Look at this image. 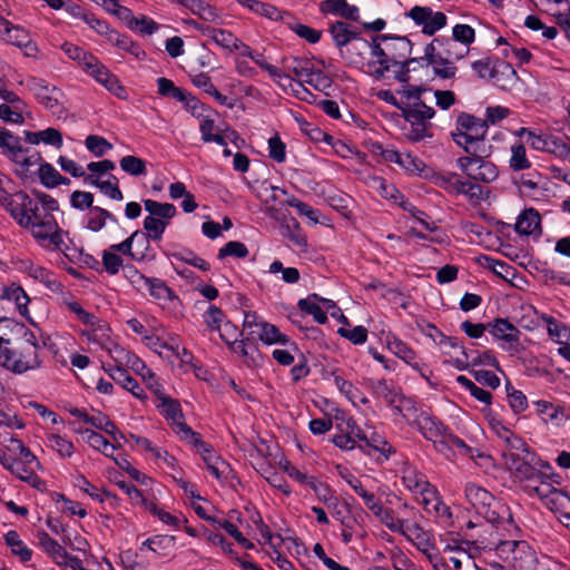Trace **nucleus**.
Masks as SVG:
<instances>
[{
  "label": "nucleus",
  "mask_w": 570,
  "mask_h": 570,
  "mask_svg": "<svg viewBox=\"0 0 570 570\" xmlns=\"http://www.w3.org/2000/svg\"><path fill=\"white\" fill-rule=\"evenodd\" d=\"M488 332L504 351H517L521 331L508 318L498 317L488 323Z\"/></svg>",
  "instance_id": "11"
},
{
  "label": "nucleus",
  "mask_w": 570,
  "mask_h": 570,
  "mask_svg": "<svg viewBox=\"0 0 570 570\" xmlns=\"http://www.w3.org/2000/svg\"><path fill=\"white\" fill-rule=\"evenodd\" d=\"M36 538L38 546L46 552L58 566L66 563L68 557L67 550L60 546L55 539H52L45 531H37Z\"/></svg>",
  "instance_id": "29"
},
{
  "label": "nucleus",
  "mask_w": 570,
  "mask_h": 570,
  "mask_svg": "<svg viewBox=\"0 0 570 570\" xmlns=\"http://www.w3.org/2000/svg\"><path fill=\"white\" fill-rule=\"evenodd\" d=\"M363 48H368L373 60L366 63L367 73L382 80L401 59H406L413 50V42L406 36L392 33L375 35L371 41L362 39Z\"/></svg>",
  "instance_id": "1"
},
{
  "label": "nucleus",
  "mask_w": 570,
  "mask_h": 570,
  "mask_svg": "<svg viewBox=\"0 0 570 570\" xmlns=\"http://www.w3.org/2000/svg\"><path fill=\"white\" fill-rule=\"evenodd\" d=\"M357 448L367 455H372V452L379 453L384 460H389L390 455L395 452L392 445L376 432L367 435V442L358 443Z\"/></svg>",
  "instance_id": "35"
},
{
  "label": "nucleus",
  "mask_w": 570,
  "mask_h": 570,
  "mask_svg": "<svg viewBox=\"0 0 570 570\" xmlns=\"http://www.w3.org/2000/svg\"><path fill=\"white\" fill-rule=\"evenodd\" d=\"M156 394L159 400V404L157 405L160 410V414L170 422V426L173 431L176 433L177 424L179 423H186L184 421L185 416L180 406V403L163 393L159 392V390L156 391Z\"/></svg>",
  "instance_id": "17"
},
{
  "label": "nucleus",
  "mask_w": 570,
  "mask_h": 570,
  "mask_svg": "<svg viewBox=\"0 0 570 570\" xmlns=\"http://www.w3.org/2000/svg\"><path fill=\"white\" fill-rule=\"evenodd\" d=\"M468 50L458 49L456 41L452 37H435L424 48V55L419 57L421 62H428L432 67L434 77L452 79L456 75L455 60L464 57Z\"/></svg>",
  "instance_id": "2"
},
{
  "label": "nucleus",
  "mask_w": 570,
  "mask_h": 570,
  "mask_svg": "<svg viewBox=\"0 0 570 570\" xmlns=\"http://www.w3.org/2000/svg\"><path fill=\"white\" fill-rule=\"evenodd\" d=\"M478 514L482 515L489 523H491L497 531L507 532L509 535L512 530L518 529L509 507L504 504L494 502V504H489Z\"/></svg>",
  "instance_id": "13"
},
{
  "label": "nucleus",
  "mask_w": 570,
  "mask_h": 570,
  "mask_svg": "<svg viewBox=\"0 0 570 570\" xmlns=\"http://www.w3.org/2000/svg\"><path fill=\"white\" fill-rule=\"evenodd\" d=\"M121 170L131 176H141L147 173L146 161L137 156L127 155L119 160Z\"/></svg>",
  "instance_id": "50"
},
{
  "label": "nucleus",
  "mask_w": 570,
  "mask_h": 570,
  "mask_svg": "<svg viewBox=\"0 0 570 570\" xmlns=\"http://www.w3.org/2000/svg\"><path fill=\"white\" fill-rule=\"evenodd\" d=\"M23 269L30 277L42 283L51 292L57 293L62 289V284L58 281L53 272L42 266L35 265L32 262H24Z\"/></svg>",
  "instance_id": "24"
},
{
  "label": "nucleus",
  "mask_w": 570,
  "mask_h": 570,
  "mask_svg": "<svg viewBox=\"0 0 570 570\" xmlns=\"http://www.w3.org/2000/svg\"><path fill=\"white\" fill-rule=\"evenodd\" d=\"M142 203L145 210L148 212L150 216L164 219L169 223L170 219L174 218L177 214L176 206L170 203H159L154 199H145Z\"/></svg>",
  "instance_id": "40"
},
{
  "label": "nucleus",
  "mask_w": 570,
  "mask_h": 570,
  "mask_svg": "<svg viewBox=\"0 0 570 570\" xmlns=\"http://www.w3.org/2000/svg\"><path fill=\"white\" fill-rule=\"evenodd\" d=\"M0 38L10 45L20 47L28 41L30 36L23 27L13 24L2 17L0 19Z\"/></svg>",
  "instance_id": "33"
},
{
  "label": "nucleus",
  "mask_w": 570,
  "mask_h": 570,
  "mask_svg": "<svg viewBox=\"0 0 570 570\" xmlns=\"http://www.w3.org/2000/svg\"><path fill=\"white\" fill-rule=\"evenodd\" d=\"M40 205L37 202L28 216L30 217L31 224L26 229H31L32 236L43 247L65 252L68 249L66 246L62 235L65 232L59 227L53 215H45L40 212Z\"/></svg>",
  "instance_id": "5"
},
{
  "label": "nucleus",
  "mask_w": 570,
  "mask_h": 570,
  "mask_svg": "<svg viewBox=\"0 0 570 570\" xmlns=\"http://www.w3.org/2000/svg\"><path fill=\"white\" fill-rule=\"evenodd\" d=\"M540 485L533 487L532 490L535 494L547 500L548 504L556 508H567L570 505V491L566 489H557L553 484H557L552 480H546L544 482H538Z\"/></svg>",
  "instance_id": "14"
},
{
  "label": "nucleus",
  "mask_w": 570,
  "mask_h": 570,
  "mask_svg": "<svg viewBox=\"0 0 570 570\" xmlns=\"http://www.w3.org/2000/svg\"><path fill=\"white\" fill-rule=\"evenodd\" d=\"M189 10L205 21H215L218 19L217 9L203 0H191Z\"/></svg>",
  "instance_id": "63"
},
{
  "label": "nucleus",
  "mask_w": 570,
  "mask_h": 570,
  "mask_svg": "<svg viewBox=\"0 0 570 570\" xmlns=\"http://www.w3.org/2000/svg\"><path fill=\"white\" fill-rule=\"evenodd\" d=\"M169 222H166L164 219L154 217V216H146L144 219V229L142 234L145 235L146 239H140L141 243H144L145 250H148V253L151 252L150 247V240L154 242H160L163 238V235L166 230V228L169 226Z\"/></svg>",
  "instance_id": "26"
},
{
  "label": "nucleus",
  "mask_w": 570,
  "mask_h": 570,
  "mask_svg": "<svg viewBox=\"0 0 570 570\" xmlns=\"http://www.w3.org/2000/svg\"><path fill=\"white\" fill-rule=\"evenodd\" d=\"M185 98L179 100L184 104V108L195 118H202L205 111L212 110L209 106L202 102L196 96L187 90L184 92Z\"/></svg>",
  "instance_id": "57"
},
{
  "label": "nucleus",
  "mask_w": 570,
  "mask_h": 570,
  "mask_svg": "<svg viewBox=\"0 0 570 570\" xmlns=\"http://www.w3.org/2000/svg\"><path fill=\"white\" fill-rule=\"evenodd\" d=\"M4 542L11 549L14 556H18L22 562H28L32 558V550L20 539L17 531L10 530L4 534Z\"/></svg>",
  "instance_id": "43"
},
{
  "label": "nucleus",
  "mask_w": 570,
  "mask_h": 570,
  "mask_svg": "<svg viewBox=\"0 0 570 570\" xmlns=\"http://www.w3.org/2000/svg\"><path fill=\"white\" fill-rule=\"evenodd\" d=\"M85 146L96 157H102L112 149V145L105 137L98 135H89L85 140Z\"/></svg>",
  "instance_id": "60"
},
{
  "label": "nucleus",
  "mask_w": 570,
  "mask_h": 570,
  "mask_svg": "<svg viewBox=\"0 0 570 570\" xmlns=\"http://www.w3.org/2000/svg\"><path fill=\"white\" fill-rule=\"evenodd\" d=\"M328 31L341 53H343V47L347 46L352 40L362 41L363 39L356 29H353L347 22L341 20L331 23Z\"/></svg>",
  "instance_id": "22"
},
{
  "label": "nucleus",
  "mask_w": 570,
  "mask_h": 570,
  "mask_svg": "<svg viewBox=\"0 0 570 570\" xmlns=\"http://www.w3.org/2000/svg\"><path fill=\"white\" fill-rule=\"evenodd\" d=\"M140 239H146L145 235L141 230H135L121 243L110 245L109 249L116 254L121 253L126 256H129L132 261L136 262L154 261L156 258L155 253H148V250L145 249L137 253L132 252L134 243H140Z\"/></svg>",
  "instance_id": "16"
},
{
  "label": "nucleus",
  "mask_w": 570,
  "mask_h": 570,
  "mask_svg": "<svg viewBox=\"0 0 570 570\" xmlns=\"http://www.w3.org/2000/svg\"><path fill=\"white\" fill-rule=\"evenodd\" d=\"M340 476L354 490V492L361 497L364 504L372 513L381 512V503L376 499L375 494L367 491L361 480L352 474L346 468L338 466Z\"/></svg>",
  "instance_id": "15"
},
{
  "label": "nucleus",
  "mask_w": 570,
  "mask_h": 570,
  "mask_svg": "<svg viewBox=\"0 0 570 570\" xmlns=\"http://www.w3.org/2000/svg\"><path fill=\"white\" fill-rule=\"evenodd\" d=\"M470 354L472 355L471 356V365L472 366H478V365L490 366V367H494L497 371L503 373V370L501 368V365L492 350H485L483 352L470 351Z\"/></svg>",
  "instance_id": "54"
},
{
  "label": "nucleus",
  "mask_w": 570,
  "mask_h": 570,
  "mask_svg": "<svg viewBox=\"0 0 570 570\" xmlns=\"http://www.w3.org/2000/svg\"><path fill=\"white\" fill-rule=\"evenodd\" d=\"M321 296L316 293L309 294L306 298H299L297 307L301 312L312 315L318 324H325L328 318L326 312L320 306Z\"/></svg>",
  "instance_id": "38"
},
{
  "label": "nucleus",
  "mask_w": 570,
  "mask_h": 570,
  "mask_svg": "<svg viewBox=\"0 0 570 570\" xmlns=\"http://www.w3.org/2000/svg\"><path fill=\"white\" fill-rule=\"evenodd\" d=\"M106 371L117 384L130 392L137 399L142 400L147 397L139 382L122 366L116 365Z\"/></svg>",
  "instance_id": "20"
},
{
  "label": "nucleus",
  "mask_w": 570,
  "mask_h": 570,
  "mask_svg": "<svg viewBox=\"0 0 570 570\" xmlns=\"http://www.w3.org/2000/svg\"><path fill=\"white\" fill-rule=\"evenodd\" d=\"M368 387L375 397L383 399L387 405L396 403L401 395V389L393 382V380H374L371 379L367 382Z\"/></svg>",
  "instance_id": "23"
},
{
  "label": "nucleus",
  "mask_w": 570,
  "mask_h": 570,
  "mask_svg": "<svg viewBox=\"0 0 570 570\" xmlns=\"http://www.w3.org/2000/svg\"><path fill=\"white\" fill-rule=\"evenodd\" d=\"M458 449L459 453L475 460L474 448L468 445L464 440L454 434L451 430L445 434V439L441 440L438 444V451L450 459L455 455L453 449Z\"/></svg>",
  "instance_id": "19"
},
{
  "label": "nucleus",
  "mask_w": 570,
  "mask_h": 570,
  "mask_svg": "<svg viewBox=\"0 0 570 570\" xmlns=\"http://www.w3.org/2000/svg\"><path fill=\"white\" fill-rule=\"evenodd\" d=\"M515 232L523 236H541V217L537 209L527 208L518 217Z\"/></svg>",
  "instance_id": "18"
},
{
  "label": "nucleus",
  "mask_w": 570,
  "mask_h": 570,
  "mask_svg": "<svg viewBox=\"0 0 570 570\" xmlns=\"http://www.w3.org/2000/svg\"><path fill=\"white\" fill-rule=\"evenodd\" d=\"M247 246L238 240H229L218 250V259H224L229 256L237 258H245L248 255Z\"/></svg>",
  "instance_id": "62"
},
{
  "label": "nucleus",
  "mask_w": 570,
  "mask_h": 570,
  "mask_svg": "<svg viewBox=\"0 0 570 570\" xmlns=\"http://www.w3.org/2000/svg\"><path fill=\"white\" fill-rule=\"evenodd\" d=\"M541 320L547 324V332L549 337L557 342L562 343L561 338H569L570 327L566 324L557 321L553 316L548 314H542Z\"/></svg>",
  "instance_id": "48"
},
{
  "label": "nucleus",
  "mask_w": 570,
  "mask_h": 570,
  "mask_svg": "<svg viewBox=\"0 0 570 570\" xmlns=\"http://www.w3.org/2000/svg\"><path fill=\"white\" fill-rule=\"evenodd\" d=\"M38 342L35 340L20 341L18 345H4L0 348V364L16 374H22L40 366L37 354Z\"/></svg>",
  "instance_id": "6"
},
{
  "label": "nucleus",
  "mask_w": 570,
  "mask_h": 570,
  "mask_svg": "<svg viewBox=\"0 0 570 570\" xmlns=\"http://www.w3.org/2000/svg\"><path fill=\"white\" fill-rule=\"evenodd\" d=\"M167 256L173 257L177 261L186 263L193 267H196L203 272H208L210 269V264L204 258L199 257L195 252L189 248H183L178 252H174L171 254H167Z\"/></svg>",
  "instance_id": "47"
},
{
  "label": "nucleus",
  "mask_w": 570,
  "mask_h": 570,
  "mask_svg": "<svg viewBox=\"0 0 570 570\" xmlns=\"http://www.w3.org/2000/svg\"><path fill=\"white\" fill-rule=\"evenodd\" d=\"M491 154L468 155L456 159L458 168L471 180L475 181L474 175L479 171L480 157H489Z\"/></svg>",
  "instance_id": "53"
},
{
  "label": "nucleus",
  "mask_w": 570,
  "mask_h": 570,
  "mask_svg": "<svg viewBox=\"0 0 570 570\" xmlns=\"http://www.w3.org/2000/svg\"><path fill=\"white\" fill-rule=\"evenodd\" d=\"M423 438L428 441H432L435 450L438 451V444L441 440L445 439V434L451 430L438 417L430 415L425 411H421L420 415H416L412 422Z\"/></svg>",
  "instance_id": "12"
},
{
  "label": "nucleus",
  "mask_w": 570,
  "mask_h": 570,
  "mask_svg": "<svg viewBox=\"0 0 570 570\" xmlns=\"http://www.w3.org/2000/svg\"><path fill=\"white\" fill-rule=\"evenodd\" d=\"M488 130L487 120L461 111L455 119L451 138L468 155L491 154L492 146L487 142Z\"/></svg>",
  "instance_id": "3"
},
{
  "label": "nucleus",
  "mask_w": 570,
  "mask_h": 570,
  "mask_svg": "<svg viewBox=\"0 0 570 570\" xmlns=\"http://www.w3.org/2000/svg\"><path fill=\"white\" fill-rule=\"evenodd\" d=\"M413 63L419 65V67H429L428 62H421L419 57L411 58L409 56L406 59H401L400 62H396L390 72L393 73V78L399 82L407 83L411 80V71L416 69L415 67L411 68Z\"/></svg>",
  "instance_id": "41"
},
{
  "label": "nucleus",
  "mask_w": 570,
  "mask_h": 570,
  "mask_svg": "<svg viewBox=\"0 0 570 570\" xmlns=\"http://www.w3.org/2000/svg\"><path fill=\"white\" fill-rule=\"evenodd\" d=\"M533 405L535 406L537 414L544 422H552L557 425H560L563 421L568 419L564 407L560 405H554L549 401L539 400L533 402Z\"/></svg>",
  "instance_id": "32"
},
{
  "label": "nucleus",
  "mask_w": 570,
  "mask_h": 570,
  "mask_svg": "<svg viewBox=\"0 0 570 570\" xmlns=\"http://www.w3.org/2000/svg\"><path fill=\"white\" fill-rule=\"evenodd\" d=\"M321 12L335 14L350 21H358L360 10L346 0H324L320 3Z\"/></svg>",
  "instance_id": "21"
},
{
  "label": "nucleus",
  "mask_w": 570,
  "mask_h": 570,
  "mask_svg": "<svg viewBox=\"0 0 570 570\" xmlns=\"http://www.w3.org/2000/svg\"><path fill=\"white\" fill-rule=\"evenodd\" d=\"M158 94L163 97H171L176 100H183L185 98L184 92L185 89L176 87L174 81L160 77L157 79Z\"/></svg>",
  "instance_id": "64"
},
{
  "label": "nucleus",
  "mask_w": 570,
  "mask_h": 570,
  "mask_svg": "<svg viewBox=\"0 0 570 570\" xmlns=\"http://www.w3.org/2000/svg\"><path fill=\"white\" fill-rule=\"evenodd\" d=\"M176 544V537L169 534H156L147 538L140 546L139 550L148 549L150 551L157 552V549L161 551H166L173 549ZM161 554H166L163 552Z\"/></svg>",
  "instance_id": "45"
},
{
  "label": "nucleus",
  "mask_w": 570,
  "mask_h": 570,
  "mask_svg": "<svg viewBox=\"0 0 570 570\" xmlns=\"http://www.w3.org/2000/svg\"><path fill=\"white\" fill-rule=\"evenodd\" d=\"M1 297L3 299L14 302L19 313L27 320L31 321L28 309V303L30 298L26 291L20 285L12 283L9 286H6L3 288Z\"/></svg>",
  "instance_id": "37"
},
{
  "label": "nucleus",
  "mask_w": 570,
  "mask_h": 570,
  "mask_svg": "<svg viewBox=\"0 0 570 570\" xmlns=\"http://www.w3.org/2000/svg\"><path fill=\"white\" fill-rule=\"evenodd\" d=\"M259 341H262L266 345H286L289 342V338L287 335L281 333L276 325L265 321L264 324H261Z\"/></svg>",
  "instance_id": "46"
},
{
  "label": "nucleus",
  "mask_w": 570,
  "mask_h": 570,
  "mask_svg": "<svg viewBox=\"0 0 570 570\" xmlns=\"http://www.w3.org/2000/svg\"><path fill=\"white\" fill-rule=\"evenodd\" d=\"M107 41L112 46H116L117 48L130 53L138 61L145 60L147 57L146 51L138 42L134 41L128 35L120 33L117 30L108 33Z\"/></svg>",
  "instance_id": "28"
},
{
  "label": "nucleus",
  "mask_w": 570,
  "mask_h": 570,
  "mask_svg": "<svg viewBox=\"0 0 570 570\" xmlns=\"http://www.w3.org/2000/svg\"><path fill=\"white\" fill-rule=\"evenodd\" d=\"M402 484L414 494L433 492V485L428 481L426 476L415 469H409L404 472Z\"/></svg>",
  "instance_id": "31"
},
{
  "label": "nucleus",
  "mask_w": 570,
  "mask_h": 570,
  "mask_svg": "<svg viewBox=\"0 0 570 570\" xmlns=\"http://www.w3.org/2000/svg\"><path fill=\"white\" fill-rule=\"evenodd\" d=\"M36 203L37 198H31L23 190L9 194L0 187V205L10 214L20 227H27L31 224L28 214Z\"/></svg>",
  "instance_id": "8"
},
{
  "label": "nucleus",
  "mask_w": 570,
  "mask_h": 570,
  "mask_svg": "<svg viewBox=\"0 0 570 570\" xmlns=\"http://www.w3.org/2000/svg\"><path fill=\"white\" fill-rule=\"evenodd\" d=\"M434 184L452 196L464 195L470 200L474 202L482 199V186L471 180H463L461 176L454 171L435 175Z\"/></svg>",
  "instance_id": "9"
},
{
  "label": "nucleus",
  "mask_w": 570,
  "mask_h": 570,
  "mask_svg": "<svg viewBox=\"0 0 570 570\" xmlns=\"http://www.w3.org/2000/svg\"><path fill=\"white\" fill-rule=\"evenodd\" d=\"M386 345L387 348L396 355L399 358L404 361L407 365H412L414 361H416L415 351L409 346L405 342L400 340L394 334L386 335Z\"/></svg>",
  "instance_id": "39"
},
{
  "label": "nucleus",
  "mask_w": 570,
  "mask_h": 570,
  "mask_svg": "<svg viewBox=\"0 0 570 570\" xmlns=\"http://www.w3.org/2000/svg\"><path fill=\"white\" fill-rule=\"evenodd\" d=\"M504 463L508 470L520 481L544 482L552 480L560 483L561 476L553 472L549 462L542 460L531 449L523 452H511L503 454Z\"/></svg>",
  "instance_id": "4"
},
{
  "label": "nucleus",
  "mask_w": 570,
  "mask_h": 570,
  "mask_svg": "<svg viewBox=\"0 0 570 570\" xmlns=\"http://www.w3.org/2000/svg\"><path fill=\"white\" fill-rule=\"evenodd\" d=\"M499 436L505 444V450L502 452V455L511 452L523 453L530 450V446L522 438L515 435L508 429H504L503 433L499 434Z\"/></svg>",
  "instance_id": "51"
},
{
  "label": "nucleus",
  "mask_w": 570,
  "mask_h": 570,
  "mask_svg": "<svg viewBox=\"0 0 570 570\" xmlns=\"http://www.w3.org/2000/svg\"><path fill=\"white\" fill-rule=\"evenodd\" d=\"M135 275L144 282V285L149 291V294L156 299L174 301L177 299L175 292L167 286V284L157 277H147L140 274L137 269L134 271Z\"/></svg>",
  "instance_id": "30"
},
{
  "label": "nucleus",
  "mask_w": 570,
  "mask_h": 570,
  "mask_svg": "<svg viewBox=\"0 0 570 570\" xmlns=\"http://www.w3.org/2000/svg\"><path fill=\"white\" fill-rule=\"evenodd\" d=\"M27 88L33 94L35 98L43 105L58 119L66 118V109L60 104L62 92L56 86H50L48 81L38 77H29L26 80Z\"/></svg>",
  "instance_id": "7"
},
{
  "label": "nucleus",
  "mask_w": 570,
  "mask_h": 570,
  "mask_svg": "<svg viewBox=\"0 0 570 570\" xmlns=\"http://www.w3.org/2000/svg\"><path fill=\"white\" fill-rule=\"evenodd\" d=\"M68 309L76 315L77 320L83 325L90 327L96 331L99 326V318L88 311H86L78 302L76 301H66L65 302Z\"/></svg>",
  "instance_id": "49"
},
{
  "label": "nucleus",
  "mask_w": 570,
  "mask_h": 570,
  "mask_svg": "<svg viewBox=\"0 0 570 570\" xmlns=\"http://www.w3.org/2000/svg\"><path fill=\"white\" fill-rule=\"evenodd\" d=\"M75 485L87 493L95 501L100 503L109 501L110 505L118 504L119 498L116 494L107 490H100L98 487L91 484L89 480L82 474L75 476Z\"/></svg>",
  "instance_id": "27"
},
{
  "label": "nucleus",
  "mask_w": 570,
  "mask_h": 570,
  "mask_svg": "<svg viewBox=\"0 0 570 570\" xmlns=\"http://www.w3.org/2000/svg\"><path fill=\"white\" fill-rule=\"evenodd\" d=\"M435 116L434 108L419 111L416 108H403L402 117L407 124L432 125L430 120Z\"/></svg>",
  "instance_id": "52"
},
{
  "label": "nucleus",
  "mask_w": 570,
  "mask_h": 570,
  "mask_svg": "<svg viewBox=\"0 0 570 570\" xmlns=\"http://www.w3.org/2000/svg\"><path fill=\"white\" fill-rule=\"evenodd\" d=\"M511 158H510V168L514 171H520L524 169H529L531 167V163L527 158V150L523 144H514L511 147Z\"/></svg>",
  "instance_id": "55"
},
{
  "label": "nucleus",
  "mask_w": 570,
  "mask_h": 570,
  "mask_svg": "<svg viewBox=\"0 0 570 570\" xmlns=\"http://www.w3.org/2000/svg\"><path fill=\"white\" fill-rule=\"evenodd\" d=\"M48 445L55 450L61 458H70L75 452L71 441L60 434H51L48 436Z\"/></svg>",
  "instance_id": "58"
},
{
  "label": "nucleus",
  "mask_w": 570,
  "mask_h": 570,
  "mask_svg": "<svg viewBox=\"0 0 570 570\" xmlns=\"http://www.w3.org/2000/svg\"><path fill=\"white\" fill-rule=\"evenodd\" d=\"M0 444H2L12 456L18 455V459H26L27 462H36L37 466L40 465L37 456L30 451V449L13 435H10L9 433L1 434Z\"/></svg>",
  "instance_id": "36"
},
{
  "label": "nucleus",
  "mask_w": 570,
  "mask_h": 570,
  "mask_svg": "<svg viewBox=\"0 0 570 570\" xmlns=\"http://www.w3.org/2000/svg\"><path fill=\"white\" fill-rule=\"evenodd\" d=\"M82 433L87 435V442L91 448L101 452L105 456L114 458L118 445L110 443L102 434L96 431L86 429Z\"/></svg>",
  "instance_id": "44"
},
{
  "label": "nucleus",
  "mask_w": 570,
  "mask_h": 570,
  "mask_svg": "<svg viewBox=\"0 0 570 570\" xmlns=\"http://www.w3.org/2000/svg\"><path fill=\"white\" fill-rule=\"evenodd\" d=\"M373 514L380 518L381 521L385 524V527L390 529L392 532L405 534V521L395 518L393 510L383 509V507L381 505V512L377 511V513Z\"/></svg>",
  "instance_id": "56"
},
{
  "label": "nucleus",
  "mask_w": 570,
  "mask_h": 570,
  "mask_svg": "<svg viewBox=\"0 0 570 570\" xmlns=\"http://www.w3.org/2000/svg\"><path fill=\"white\" fill-rule=\"evenodd\" d=\"M405 17L410 18L416 26L422 27V33L434 36L448 24V17L441 11L434 12L430 7L414 6Z\"/></svg>",
  "instance_id": "10"
},
{
  "label": "nucleus",
  "mask_w": 570,
  "mask_h": 570,
  "mask_svg": "<svg viewBox=\"0 0 570 570\" xmlns=\"http://www.w3.org/2000/svg\"><path fill=\"white\" fill-rule=\"evenodd\" d=\"M464 492L468 501L475 509L476 513L484 510L489 504H494V497L487 489L475 483H468Z\"/></svg>",
  "instance_id": "34"
},
{
  "label": "nucleus",
  "mask_w": 570,
  "mask_h": 570,
  "mask_svg": "<svg viewBox=\"0 0 570 570\" xmlns=\"http://www.w3.org/2000/svg\"><path fill=\"white\" fill-rule=\"evenodd\" d=\"M285 203L287 206L295 208L301 216L307 217L309 220H312L315 224L318 223L320 212L317 209L313 208L312 206H309L308 204L302 202L294 195L289 196L285 200Z\"/></svg>",
  "instance_id": "61"
},
{
  "label": "nucleus",
  "mask_w": 570,
  "mask_h": 570,
  "mask_svg": "<svg viewBox=\"0 0 570 570\" xmlns=\"http://www.w3.org/2000/svg\"><path fill=\"white\" fill-rule=\"evenodd\" d=\"M61 48L63 52L70 59L77 61L82 69L86 67L87 62L94 61L95 56L77 45L65 42Z\"/></svg>",
  "instance_id": "59"
},
{
  "label": "nucleus",
  "mask_w": 570,
  "mask_h": 570,
  "mask_svg": "<svg viewBox=\"0 0 570 570\" xmlns=\"http://www.w3.org/2000/svg\"><path fill=\"white\" fill-rule=\"evenodd\" d=\"M176 434L180 435L181 440L193 445L197 452H210V444L205 442L202 435L186 423L177 424Z\"/></svg>",
  "instance_id": "42"
},
{
  "label": "nucleus",
  "mask_w": 570,
  "mask_h": 570,
  "mask_svg": "<svg viewBox=\"0 0 570 570\" xmlns=\"http://www.w3.org/2000/svg\"><path fill=\"white\" fill-rule=\"evenodd\" d=\"M32 463L33 462H27L26 459L16 458L12 462V468L8 469V471L14 474L19 480L28 483L37 490H40L45 485V481L35 473L31 466Z\"/></svg>",
  "instance_id": "25"
}]
</instances>
